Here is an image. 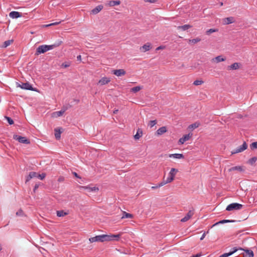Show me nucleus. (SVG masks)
I'll list each match as a JSON object with an SVG mask.
<instances>
[{
  "label": "nucleus",
  "instance_id": "nucleus-43",
  "mask_svg": "<svg viewBox=\"0 0 257 257\" xmlns=\"http://www.w3.org/2000/svg\"><path fill=\"white\" fill-rule=\"evenodd\" d=\"M5 118L8 120V122L10 124H12L14 123V121L11 117L8 116H5Z\"/></svg>",
  "mask_w": 257,
  "mask_h": 257
},
{
  "label": "nucleus",
  "instance_id": "nucleus-20",
  "mask_svg": "<svg viewBox=\"0 0 257 257\" xmlns=\"http://www.w3.org/2000/svg\"><path fill=\"white\" fill-rule=\"evenodd\" d=\"M239 249H241V250H243L245 252V253H246L245 256L253 257L254 254H253V251L251 250L248 249H242L241 248H239Z\"/></svg>",
  "mask_w": 257,
  "mask_h": 257
},
{
  "label": "nucleus",
  "instance_id": "nucleus-46",
  "mask_svg": "<svg viewBox=\"0 0 257 257\" xmlns=\"http://www.w3.org/2000/svg\"><path fill=\"white\" fill-rule=\"evenodd\" d=\"M60 23H61V21L53 23L50 24L49 25H48L46 26L48 27V26H53V25H57L59 24Z\"/></svg>",
  "mask_w": 257,
  "mask_h": 257
},
{
  "label": "nucleus",
  "instance_id": "nucleus-26",
  "mask_svg": "<svg viewBox=\"0 0 257 257\" xmlns=\"http://www.w3.org/2000/svg\"><path fill=\"white\" fill-rule=\"evenodd\" d=\"M81 188L87 189L89 192L96 191L98 190V188L96 187H90L88 186H82Z\"/></svg>",
  "mask_w": 257,
  "mask_h": 257
},
{
  "label": "nucleus",
  "instance_id": "nucleus-55",
  "mask_svg": "<svg viewBox=\"0 0 257 257\" xmlns=\"http://www.w3.org/2000/svg\"><path fill=\"white\" fill-rule=\"evenodd\" d=\"M163 47H162V46H159V47H157V48L156 50H160V49H163Z\"/></svg>",
  "mask_w": 257,
  "mask_h": 257
},
{
  "label": "nucleus",
  "instance_id": "nucleus-12",
  "mask_svg": "<svg viewBox=\"0 0 257 257\" xmlns=\"http://www.w3.org/2000/svg\"><path fill=\"white\" fill-rule=\"evenodd\" d=\"M234 171L238 172H243L244 171V169L243 168V167L241 166L232 167L228 169L229 172H232Z\"/></svg>",
  "mask_w": 257,
  "mask_h": 257
},
{
  "label": "nucleus",
  "instance_id": "nucleus-28",
  "mask_svg": "<svg viewBox=\"0 0 257 257\" xmlns=\"http://www.w3.org/2000/svg\"><path fill=\"white\" fill-rule=\"evenodd\" d=\"M66 110L67 108H63L61 110L55 112L54 114L56 115L57 116H60L63 115Z\"/></svg>",
  "mask_w": 257,
  "mask_h": 257
},
{
  "label": "nucleus",
  "instance_id": "nucleus-10",
  "mask_svg": "<svg viewBox=\"0 0 257 257\" xmlns=\"http://www.w3.org/2000/svg\"><path fill=\"white\" fill-rule=\"evenodd\" d=\"M113 74L117 76H121L125 74V71L122 69L114 70L112 71Z\"/></svg>",
  "mask_w": 257,
  "mask_h": 257
},
{
  "label": "nucleus",
  "instance_id": "nucleus-14",
  "mask_svg": "<svg viewBox=\"0 0 257 257\" xmlns=\"http://www.w3.org/2000/svg\"><path fill=\"white\" fill-rule=\"evenodd\" d=\"M237 250L238 248H237L236 247H233L232 249V250H231L230 252L227 253H224L220 255L219 257H228L233 254L234 253H235Z\"/></svg>",
  "mask_w": 257,
  "mask_h": 257
},
{
  "label": "nucleus",
  "instance_id": "nucleus-13",
  "mask_svg": "<svg viewBox=\"0 0 257 257\" xmlns=\"http://www.w3.org/2000/svg\"><path fill=\"white\" fill-rule=\"evenodd\" d=\"M9 16L11 18L16 19L21 17L22 16V14L18 12L13 11L10 13Z\"/></svg>",
  "mask_w": 257,
  "mask_h": 257
},
{
  "label": "nucleus",
  "instance_id": "nucleus-52",
  "mask_svg": "<svg viewBox=\"0 0 257 257\" xmlns=\"http://www.w3.org/2000/svg\"><path fill=\"white\" fill-rule=\"evenodd\" d=\"M77 59L78 61H81V55H78L77 57Z\"/></svg>",
  "mask_w": 257,
  "mask_h": 257
},
{
  "label": "nucleus",
  "instance_id": "nucleus-54",
  "mask_svg": "<svg viewBox=\"0 0 257 257\" xmlns=\"http://www.w3.org/2000/svg\"><path fill=\"white\" fill-rule=\"evenodd\" d=\"M161 187V186H159V184L158 185H157V186H153V187H152V189H156V188H158V187Z\"/></svg>",
  "mask_w": 257,
  "mask_h": 257
},
{
  "label": "nucleus",
  "instance_id": "nucleus-2",
  "mask_svg": "<svg viewBox=\"0 0 257 257\" xmlns=\"http://www.w3.org/2000/svg\"><path fill=\"white\" fill-rule=\"evenodd\" d=\"M58 45H42L39 46L36 49V52L35 53L36 55H39L40 54L44 53L47 51L53 49L54 48L58 46Z\"/></svg>",
  "mask_w": 257,
  "mask_h": 257
},
{
  "label": "nucleus",
  "instance_id": "nucleus-42",
  "mask_svg": "<svg viewBox=\"0 0 257 257\" xmlns=\"http://www.w3.org/2000/svg\"><path fill=\"white\" fill-rule=\"evenodd\" d=\"M203 83V81L199 80H196L194 81L193 82V84L196 86L201 85Z\"/></svg>",
  "mask_w": 257,
  "mask_h": 257
},
{
  "label": "nucleus",
  "instance_id": "nucleus-38",
  "mask_svg": "<svg viewBox=\"0 0 257 257\" xmlns=\"http://www.w3.org/2000/svg\"><path fill=\"white\" fill-rule=\"evenodd\" d=\"M120 4V2L119 1H112L110 2L109 5L111 6H114L116 5H118Z\"/></svg>",
  "mask_w": 257,
  "mask_h": 257
},
{
  "label": "nucleus",
  "instance_id": "nucleus-19",
  "mask_svg": "<svg viewBox=\"0 0 257 257\" xmlns=\"http://www.w3.org/2000/svg\"><path fill=\"white\" fill-rule=\"evenodd\" d=\"M37 177V173H36L35 172H30L29 175L27 177L26 183L29 181L32 178H34V177Z\"/></svg>",
  "mask_w": 257,
  "mask_h": 257
},
{
  "label": "nucleus",
  "instance_id": "nucleus-40",
  "mask_svg": "<svg viewBox=\"0 0 257 257\" xmlns=\"http://www.w3.org/2000/svg\"><path fill=\"white\" fill-rule=\"evenodd\" d=\"M139 130L138 131L137 134L135 135L134 138L136 140H138L140 138L142 135V131H141L140 134L139 133Z\"/></svg>",
  "mask_w": 257,
  "mask_h": 257
},
{
  "label": "nucleus",
  "instance_id": "nucleus-48",
  "mask_svg": "<svg viewBox=\"0 0 257 257\" xmlns=\"http://www.w3.org/2000/svg\"><path fill=\"white\" fill-rule=\"evenodd\" d=\"M39 185V184H35V186H34V191L35 192V191L38 188Z\"/></svg>",
  "mask_w": 257,
  "mask_h": 257
},
{
  "label": "nucleus",
  "instance_id": "nucleus-39",
  "mask_svg": "<svg viewBox=\"0 0 257 257\" xmlns=\"http://www.w3.org/2000/svg\"><path fill=\"white\" fill-rule=\"evenodd\" d=\"M217 31H218V29H209L208 30H207L206 32V34L207 35H209L211 34L212 33L216 32H217Z\"/></svg>",
  "mask_w": 257,
  "mask_h": 257
},
{
  "label": "nucleus",
  "instance_id": "nucleus-56",
  "mask_svg": "<svg viewBox=\"0 0 257 257\" xmlns=\"http://www.w3.org/2000/svg\"><path fill=\"white\" fill-rule=\"evenodd\" d=\"M118 109H115L113 111V113L116 114L118 112Z\"/></svg>",
  "mask_w": 257,
  "mask_h": 257
},
{
  "label": "nucleus",
  "instance_id": "nucleus-22",
  "mask_svg": "<svg viewBox=\"0 0 257 257\" xmlns=\"http://www.w3.org/2000/svg\"><path fill=\"white\" fill-rule=\"evenodd\" d=\"M167 132V128L166 126H162L159 128L156 132L158 135H161Z\"/></svg>",
  "mask_w": 257,
  "mask_h": 257
},
{
  "label": "nucleus",
  "instance_id": "nucleus-30",
  "mask_svg": "<svg viewBox=\"0 0 257 257\" xmlns=\"http://www.w3.org/2000/svg\"><path fill=\"white\" fill-rule=\"evenodd\" d=\"M102 9V6H98L96 7L95 8H94V9H93L92 10V12L94 14H96L98 13H99L101 10Z\"/></svg>",
  "mask_w": 257,
  "mask_h": 257
},
{
  "label": "nucleus",
  "instance_id": "nucleus-4",
  "mask_svg": "<svg viewBox=\"0 0 257 257\" xmlns=\"http://www.w3.org/2000/svg\"><path fill=\"white\" fill-rule=\"evenodd\" d=\"M17 87H21L22 89H23L37 91V89L34 88L29 82L21 83V84L17 83Z\"/></svg>",
  "mask_w": 257,
  "mask_h": 257
},
{
  "label": "nucleus",
  "instance_id": "nucleus-50",
  "mask_svg": "<svg viewBox=\"0 0 257 257\" xmlns=\"http://www.w3.org/2000/svg\"><path fill=\"white\" fill-rule=\"evenodd\" d=\"M146 2H149L150 3H154L155 2V0H145Z\"/></svg>",
  "mask_w": 257,
  "mask_h": 257
},
{
  "label": "nucleus",
  "instance_id": "nucleus-34",
  "mask_svg": "<svg viewBox=\"0 0 257 257\" xmlns=\"http://www.w3.org/2000/svg\"><path fill=\"white\" fill-rule=\"evenodd\" d=\"M256 161H257V158H256V157H252V158H250V159L248 160V163L249 164H250V165H253V164L255 163V162H256Z\"/></svg>",
  "mask_w": 257,
  "mask_h": 257
},
{
  "label": "nucleus",
  "instance_id": "nucleus-58",
  "mask_svg": "<svg viewBox=\"0 0 257 257\" xmlns=\"http://www.w3.org/2000/svg\"><path fill=\"white\" fill-rule=\"evenodd\" d=\"M2 249L1 245H0V250H1Z\"/></svg>",
  "mask_w": 257,
  "mask_h": 257
},
{
  "label": "nucleus",
  "instance_id": "nucleus-47",
  "mask_svg": "<svg viewBox=\"0 0 257 257\" xmlns=\"http://www.w3.org/2000/svg\"><path fill=\"white\" fill-rule=\"evenodd\" d=\"M70 66V64H67V63H63L62 64V66L64 67V68H67V67H68L69 66Z\"/></svg>",
  "mask_w": 257,
  "mask_h": 257
},
{
  "label": "nucleus",
  "instance_id": "nucleus-21",
  "mask_svg": "<svg viewBox=\"0 0 257 257\" xmlns=\"http://www.w3.org/2000/svg\"><path fill=\"white\" fill-rule=\"evenodd\" d=\"M169 157L170 158H173L175 159H183L184 158V156L182 154H170Z\"/></svg>",
  "mask_w": 257,
  "mask_h": 257
},
{
  "label": "nucleus",
  "instance_id": "nucleus-49",
  "mask_svg": "<svg viewBox=\"0 0 257 257\" xmlns=\"http://www.w3.org/2000/svg\"><path fill=\"white\" fill-rule=\"evenodd\" d=\"M202 255L201 253H198L195 255H192L193 257H200Z\"/></svg>",
  "mask_w": 257,
  "mask_h": 257
},
{
  "label": "nucleus",
  "instance_id": "nucleus-5",
  "mask_svg": "<svg viewBox=\"0 0 257 257\" xmlns=\"http://www.w3.org/2000/svg\"><path fill=\"white\" fill-rule=\"evenodd\" d=\"M13 139L18 141L19 142L25 144H29L30 142L26 137H22L17 135H15L13 136Z\"/></svg>",
  "mask_w": 257,
  "mask_h": 257
},
{
  "label": "nucleus",
  "instance_id": "nucleus-51",
  "mask_svg": "<svg viewBox=\"0 0 257 257\" xmlns=\"http://www.w3.org/2000/svg\"><path fill=\"white\" fill-rule=\"evenodd\" d=\"M205 235H206V233H205V232H204V233L202 234V235L201 236V238H200V240H203V239L204 238V237H205Z\"/></svg>",
  "mask_w": 257,
  "mask_h": 257
},
{
  "label": "nucleus",
  "instance_id": "nucleus-8",
  "mask_svg": "<svg viewBox=\"0 0 257 257\" xmlns=\"http://www.w3.org/2000/svg\"><path fill=\"white\" fill-rule=\"evenodd\" d=\"M120 234H110L107 235L105 234V241H111V240H118L120 237Z\"/></svg>",
  "mask_w": 257,
  "mask_h": 257
},
{
  "label": "nucleus",
  "instance_id": "nucleus-23",
  "mask_svg": "<svg viewBox=\"0 0 257 257\" xmlns=\"http://www.w3.org/2000/svg\"><path fill=\"white\" fill-rule=\"evenodd\" d=\"M225 60V59L223 58L221 56H218L212 59V61L213 62H215L216 63H219L220 62H222Z\"/></svg>",
  "mask_w": 257,
  "mask_h": 257
},
{
  "label": "nucleus",
  "instance_id": "nucleus-44",
  "mask_svg": "<svg viewBox=\"0 0 257 257\" xmlns=\"http://www.w3.org/2000/svg\"><path fill=\"white\" fill-rule=\"evenodd\" d=\"M45 176H46V174L45 173H42L41 174H39V175L37 174V177L40 178L41 180H43L45 178Z\"/></svg>",
  "mask_w": 257,
  "mask_h": 257
},
{
  "label": "nucleus",
  "instance_id": "nucleus-59",
  "mask_svg": "<svg viewBox=\"0 0 257 257\" xmlns=\"http://www.w3.org/2000/svg\"><path fill=\"white\" fill-rule=\"evenodd\" d=\"M191 257H193V256H191Z\"/></svg>",
  "mask_w": 257,
  "mask_h": 257
},
{
  "label": "nucleus",
  "instance_id": "nucleus-11",
  "mask_svg": "<svg viewBox=\"0 0 257 257\" xmlns=\"http://www.w3.org/2000/svg\"><path fill=\"white\" fill-rule=\"evenodd\" d=\"M234 22V18L233 17L226 18L223 19V23L224 25H228Z\"/></svg>",
  "mask_w": 257,
  "mask_h": 257
},
{
  "label": "nucleus",
  "instance_id": "nucleus-18",
  "mask_svg": "<svg viewBox=\"0 0 257 257\" xmlns=\"http://www.w3.org/2000/svg\"><path fill=\"white\" fill-rule=\"evenodd\" d=\"M239 65L240 64L238 63H234L227 67V70H231L238 69L239 68Z\"/></svg>",
  "mask_w": 257,
  "mask_h": 257
},
{
  "label": "nucleus",
  "instance_id": "nucleus-29",
  "mask_svg": "<svg viewBox=\"0 0 257 257\" xmlns=\"http://www.w3.org/2000/svg\"><path fill=\"white\" fill-rule=\"evenodd\" d=\"M62 132L60 130L55 129V137L57 140H59Z\"/></svg>",
  "mask_w": 257,
  "mask_h": 257
},
{
  "label": "nucleus",
  "instance_id": "nucleus-36",
  "mask_svg": "<svg viewBox=\"0 0 257 257\" xmlns=\"http://www.w3.org/2000/svg\"><path fill=\"white\" fill-rule=\"evenodd\" d=\"M200 41H201V39L200 38H196L195 39L189 40V43H193V44H195V43H197L200 42Z\"/></svg>",
  "mask_w": 257,
  "mask_h": 257
},
{
  "label": "nucleus",
  "instance_id": "nucleus-3",
  "mask_svg": "<svg viewBox=\"0 0 257 257\" xmlns=\"http://www.w3.org/2000/svg\"><path fill=\"white\" fill-rule=\"evenodd\" d=\"M242 205L239 204L238 203H232L229 204L226 210L228 211H231L233 210H240L242 208Z\"/></svg>",
  "mask_w": 257,
  "mask_h": 257
},
{
  "label": "nucleus",
  "instance_id": "nucleus-33",
  "mask_svg": "<svg viewBox=\"0 0 257 257\" xmlns=\"http://www.w3.org/2000/svg\"><path fill=\"white\" fill-rule=\"evenodd\" d=\"M141 87L140 86L134 87L131 88V91L134 93L139 91L141 89Z\"/></svg>",
  "mask_w": 257,
  "mask_h": 257
},
{
  "label": "nucleus",
  "instance_id": "nucleus-24",
  "mask_svg": "<svg viewBox=\"0 0 257 257\" xmlns=\"http://www.w3.org/2000/svg\"><path fill=\"white\" fill-rule=\"evenodd\" d=\"M191 27H192V26H191L190 25H184L183 26H180L177 27V29L178 30L181 29L183 31H186V30H187L188 29L191 28Z\"/></svg>",
  "mask_w": 257,
  "mask_h": 257
},
{
  "label": "nucleus",
  "instance_id": "nucleus-45",
  "mask_svg": "<svg viewBox=\"0 0 257 257\" xmlns=\"http://www.w3.org/2000/svg\"><path fill=\"white\" fill-rule=\"evenodd\" d=\"M16 215L17 216H22L23 215V211L22 209H20L17 212H16Z\"/></svg>",
  "mask_w": 257,
  "mask_h": 257
},
{
  "label": "nucleus",
  "instance_id": "nucleus-15",
  "mask_svg": "<svg viewBox=\"0 0 257 257\" xmlns=\"http://www.w3.org/2000/svg\"><path fill=\"white\" fill-rule=\"evenodd\" d=\"M151 44L149 43H147L140 48V50L142 52H145L147 51H149L151 49Z\"/></svg>",
  "mask_w": 257,
  "mask_h": 257
},
{
  "label": "nucleus",
  "instance_id": "nucleus-25",
  "mask_svg": "<svg viewBox=\"0 0 257 257\" xmlns=\"http://www.w3.org/2000/svg\"><path fill=\"white\" fill-rule=\"evenodd\" d=\"M133 217V215L131 214V213H127L125 211H123L122 212V216L121 217V219H123V218H132Z\"/></svg>",
  "mask_w": 257,
  "mask_h": 257
},
{
  "label": "nucleus",
  "instance_id": "nucleus-32",
  "mask_svg": "<svg viewBox=\"0 0 257 257\" xmlns=\"http://www.w3.org/2000/svg\"><path fill=\"white\" fill-rule=\"evenodd\" d=\"M200 125L199 122H196L189 126V128L195 129L197 128Z\"/></svg>",
  "mask_w": 257,
  "mask_h": 257
},
{
  "label": "nucleus",
  "instance_id": "nucleus-57",
  "mask_svg": "<svg viewBox=\"0 0 257 257\" xmlns=\"http://www.w3.org/2000/svg\"><path fill=\"white\" fill-rule=\"evenodd\" d=\"M223 3H222V2H221V3H220V6H223Z\"/></svg>",
  "mask_w": 257,
  "mask_h": 257
},
{
  "label": "nucleus",
  "instance_id": "nucleus-35",
  "mask_svg": "<svg viewBox=\"0 0 257 257\" xmlns=\"http://www.w3.org/2000/svg\"><path fill=\"white\" fill-rule=\"evenodd\" d=\"M13 42V40H7V41H6L4 44H3V47L4 48H6L8 46H9V45H11V44Z\"/></svg>",
  "mask_w": 257,
  "mask_h": 257
},
{
  "label": "nucleus",
  "instance_id": "nucleus-6",
  "mask_svg": "<svg viewBox=\"0 0 257 257\" xmlns=\"http://www.w3.org/2000/svg\"><path fill=\"white\" fill-rule=\"evenodd\" d=\"M105 234H102L97 235L95 237H91L89 239L91 242H94L96 241L103 242L105 241Z\"/></svg>",
  "mask_w": 257,
  "mask_h": 257
},
{
  "label": "nucleus",
  "instance_id": "nucleus-53",
  "mask_svg": "<svg viewBox=\"0 0 257 257\" xmlns=\"http://www.w3.org/2000/svg\"><path fill=\"white\" fill-rule=\"evenodd\" d=\"M73 174L76 177L80 178L76 172H73Z\"/></svg>",
  "mask_w": 257,
  "mask_h": 257
},
{
  "label": "nucleus",
  "instance_id": "nucleus-1",
  "mask_svg": "<svg viewBox=\"0 0 257 257\" xmlns=\"http://www.w3.org/2000/svg\"><path fill=\"white\" fill-rule=\"evenodd\" d=\"M178 170L175 168H172L169 173L168 177L166 180H164L159 183V186H163L164 185L171 182L174 179L176 173Z\"/></svg>",
  "mask_w": 257,
  "mask_h": 257
},
{
  "label": "nucleus",
  "instance_id": "nucleus-41",
  "mask_svg": "<svg viewBox=\"0 0 257 257\" xmlns=\"http://www.w3.org/2000/svg\"><path fill=\"white\" fill-rule=\"evenodd\" d=\"M250 148L252 150L257 149V142L251 143L250 145Z\"/></svg>",
  "mask_w": 257,
  "mask_h": 257
},
{
  "label": "nucleus",
  "instance_id": "nucleus-31",
  "mask_svg": "<svg viewBox=\"0 0 257 257\" xmlns=\"http://www.w3.org/2000/svg\"><path fill=\"white\" fill-rule=\"evenodd\" d=\"M67 214V213L65 212L63 210H59L57 211V215L58 217H63Z\"/></svg>",
  "mask_w": 257,
  "mask_h": 257
},
{
  "label": "nucleus",
  "instance_id": "nucleus-7",
  "mask_svg": "<svg viewBox=\"0 0 257 257\" xmlns=\"http://www.w3.org/2000/svg\"><path fill=\"white\" fill-rule=\"evenodd\" d=\"M247 145L246 143L245 142H244L243 144L241 146H240L238 147V148H237L236 149L233 150L231 152V154H234L242 152L243 151H244L245 150H246L247 149Z\"/></svg>",
  "mask_w": 257,
  "mask_h": 257
},
{
  "label": "nucleus",
  "instance_id": "nucleus-17",
  "mask_svg": "<svg viewBox=\"0 0 257 257\" xmlns=\"http://www.w3.org/2000/svg\"><path fill=\"white\" fill-rule=\"evenodd\" d=\"M190 138V134L184 135L182 138H180L179 140V143L180 144H183L186 141L189 140Z\"/></svg>",
  "mask_w": 257,
  "mask_h": 257
},
{
  "label": "nucleus",
  "instance_id": "nucleus-16",
  "mask_svg": "<svg viewBox=\"0 0 257 257\" xmlns=\"http://www.w3.org/2000/svg\"><path fill=\"white\" fill-rule=\"evenodd\" d=\"M110 81V78L108 77H102L101 79L98 81V84L101 85H105L106 84L108 83Z\"/></svg>",
  "mask_w": 257,
  "mask_h": 257
},
{
  "label": "nucleus",
  "instance_id": "nucleus-9",
  "mask_svg": "<svg viewBox=\"0 0 257 257\" xmlns=\"http://www.w3.org/2000/svg\"><path fill=\"white\" fill-rule=\"evenodd\" d=\"M194 214L193 210H189L184 217L181 219V221L184 222L188 221Z\"/></svg>",
  "mask_w": 257,
  "mask_h": 257
},
{
  "label": "nucleus",
  "instance_id": "nucleus-27",
  "mask_svg": "<svg viewBox=\"0 0 257 257\" xmlns=\"http://www.w3.org/2000/svg\"><path fill=\"white\" fill-rule=\"evenodd\" d=\"M235 220H227V219H224V220H222L215 224H214L213 225H212V227L217 225V224H222V223H228V222H234Z\"/></svg>",
  "mask_w": 257,
  "mask_h": 257
},
{
  "label": "nucleus",
  "instance_id": "nucleus-37",
  "mask_svg": "<svg viewBox=\"0 0 257 257\" xmlns=\"http://www.w3.org/2000/svg\"><path fill=\"white\" fill-rule=\"evenodd\" d=\"M156 124H157L156 120H151L148 123V126H150L151 128H152L154 125H155Z\"/></svg>",
  "mask_w": 257,
  "mask_h": 257
}]
</instances>
